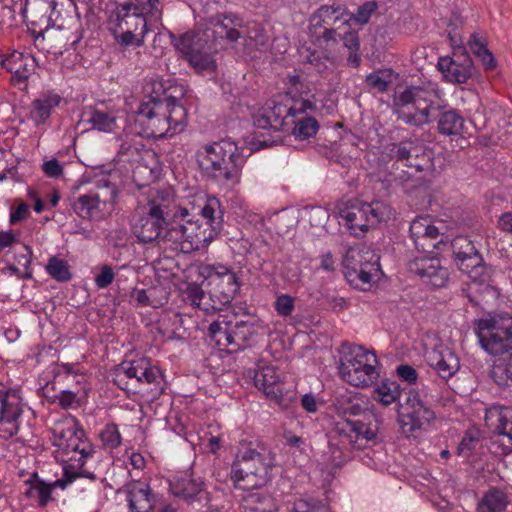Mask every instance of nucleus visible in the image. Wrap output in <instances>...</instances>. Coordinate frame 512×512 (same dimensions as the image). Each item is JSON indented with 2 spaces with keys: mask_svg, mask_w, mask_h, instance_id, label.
<instances>
[{
  "mask_svg": "<svg viewBox=\"0 0 512 512\" xmlns=\"http://www.w3.org/2000/svg\"><path fill=\"white\" fill-rule=\"evenodd\" d=\"M336 433L346 442L361 449L370 442H375L379 432L377 416L365 410L359 403H349L342 410V416L335 425Z\"/></svg>",
  "mask_w": 512,
  "mask_h": 512,
  "instance_id": "nucleus-7",
  "label": "nucleus"
},
{
  "mask_svg": "<svg viewBox=\"0 0 512 512\" xmlns=\"http://www.w3.org/2000/svg\"><path fill=\"white\" fill-rule=\"evenodd\" d=\"M401 409L399 424L402 433L407 437L414 435L435 417L433 410L426 406L416 393H409Z\"/></svg>",
  "mask_w": 512,
  "mask_h": 512,
  "instance_id": "nucleus-20",
  "label": "nucleus"
},
{
  "mask_svg": "<svg viewBox=\"0 0 512 512\" xmlns=\"http://www.w3.org/2000/svg\"><path fill=\"white\" fill-rule=\"evenodd\" d=\"M476 335L481 347L491 355H502L512 350V316L498 314L478 320Z\"/></svg>",
  "mask_w": 512,
  "mask_h": 512,
  "instance_id": "nucleus-12",
  "label": "nucleus"
},
{
  "mask_svg": "<svg viewBox=\"0 0 512 512\" xmlns=\"http://www.w3.org/2000/svg\"><path fill=\"white\" fill-rule=\"evenodd\" d=\"M479 443L478 432L469 430L463 436L461 442L458 445L457 453L459 456L468 459L476 449Z\"/></svg>",
  "mask_w": 512,
  "mask_h": 512,
  "instance_id": "nucleus-47",
  "label": "nucleus"
},
{
  "mask_svg": "<svg viewBox=\"0 0 512 512\" xmlns=\"http://www.w3.org/2000/svg\"><path fill=\"white\" fill-rule=\"evenodd\" d=\"M129 4H122L110 13L108 29L111 33L131 31L133 33L148 32L147 21L144 14L158 12V0H134Z\"/></svg>",
  "mask_w": 512,
  "mask_h": 512,
  "instance_id": "nucleus-15",
  "label": "nucleus"
},
{
  "mask_svg": "<svg viewBox=\"0 0 512 512\" xmlns=\"http://www.w3.org/2000/svg\"><path fill=\"white\" fill-rule=\"evenodd\" d=\"M133 235L140 243L168 242L170 222L139 206L131 218Z\"/></svg>",
  "mask_w": 512,
  "mask_h": 512,
  "instance_id": "nucleus-18",
  "label": "nucleus"
},
{
  "mask_svg": "<svg viewBox=\"0 0 512 512\" xmlns=\"http://www.w3.org/2000/svg\"><path fill=\"white\" fill-rule=\"evenodd\" d=\"M87 459L88 458H76L75 456L67 458V464L63 468V478L66 483H71L80 476H85L91 479L95 478L93 473L85 472L83 470Z\"/></svg>",
  "mask_w": 512,
  "mask_h": 512,
  "instance_id": "nucleus-43",
  "label": "nucleus"
},
{
  "mask_svg": "<svg viewBox=\"0 0 512 512\" xmlns=\"http://www.w3.org/2000/svg\"><path fill=\"white\" fill-rule=\"evenodd\" d=\"M100 439L106 448L115 449L119 447L121 444V435L117 425H106L100 432Z\"/></svg>",
  "mask_w": 512,
  "mask_h": 512,
  "instance_id": "nucleus-50",
  "label": "nucleus"
},
{
  "mask_svg": "<svg viewBox=\"0 0 512 512\" xmlns=\"http://www.w3.org/2000/svg\"><path fill=\"white\" fill-rule=\"evenodd\" d=\"M388 156L393 161L391 174L394 180L405 185L431 167L433 152L422 144L402 141L389 145Z\"/></svg>",
  "mask_w": 512,
  "mask_h": 512,
  "instance_id": "nucleus-8",
  "label": "nucleus"
},
{
  "mask_svg": "<svg viewBox=\"0 0 512 512\" xmlns=\"http://www.w3.org/2000/svg\"><path fill=\"white\" fill-rule=\"evenodd\" d=\"M224 307L223 304H220V302H217L214 297H212V289L210 288L208 291V294L204 292V297L201 300L199 306L197 308L205 311L206 313L220 311Z\"/></svg>",
  "mask_w": 512,
  "mask_h": 512,
  "instance_id": "nucleus-56",
  "label": "nucleus"
},
{
  "mask_svg": "<svg viewBox=\"0 0 512 512\" xmlns=\"http://www.w3.org/2000/svg\"><path fill=\"white\" fill-rule=\"evenodd\" d=\"M118 159L119 161L125 163H141L148 162L149 160L153 162L156 161V154L152 150L145 149V146L141 143H135L132 140H125L120 145L118 151Z\"/></svg>",
  "mask_w": 512,
  "mask_h": 512,
  "instance_id": "nucleus-33",
  "label": "nucleus"
},
{
  "mask_svg": "<svg viewBox=\"0 0 512 512\" xmlns=\"http://www.w3.org/2000/svg\"><path fill=\"white\" fill-rule=\"evenodd\" d=\"M379 260L370 263H364L362 267L355 268L344 272V276L348 283L359 290H366V286H370L379 279L380 276Z\"/></svg>",
  "mask_w": 512,
  "mask_h": 512,
  "instance_id": "nucleus-32",
  "label": "nucleus"
},
{
  "mask_svg": "<svg viewBox=\"0 0 512 512\" xmlns=\"http://www.w3.org/2000/svg\"><path fill=\"white\" fill-rule=\"evenodd\" d=\"M396 372L398 377L408 384H415L418 380V373L416 369L408 364L399 365Z\"/></svg>",
  "mask_w": 512,
  "mask_h": 512,
  "instance_id": "nucleus-57",
  "label": "nucleus"
},
{
  "mask_svg": "<svg viewBox=\"0 0 512 512\" xmlns=\"http://www.w3.org/2000/svg\"><path fill=\"white\" fill-rule=\"evenodd\" d=\"M204 271L212 297L224 306L230 304L239 291L236 274L225 266H207Z\"/></svg>",
  "mask_w": 512,
  "mask_h": 512,
  "instance_id": "nucleus-21",
  "label": "nucleus"
},
{
  "mask_svg": "<svg viewBox=\"0 0 512 512\" xmlns=\"http://www.w3.org/2000/svg\"><path fill=\"white\" fill-rule=\"evenodd\" d=\"M447 81L454 84L466 83L476 74V68L465 50L454 52L453 57H440L437 64Z\"/></svg>",
  "mask_w": 512,
  "mask_h": 512,
  "instance_id": "nucleus-22",
  "label": "nucleus"
},
{
  "mask_svg": "<svg viewBox=\"0 0 512 512\" xmlns=\"http://www.w3.org/2000/svg\"><path fill=\"white\" fill-rule=\"evenodd\" d=\"M255 333L253 322L237 320L235 315H219L208 327V336L215 345L231 353L248 347Z\"/></svg>",
  "mask_w": 512,
  "mask_h": 512,
  "instance_id": "nucleus-11",
  "label": "nucleus"
},
{
  "mask_svg": "<svg viewBox=\"0 0 512 512\" xmlns=\"http://www.w3.org/2000/svg\"><path fill=\"white\" fill-rule=\"evenodd\" d=\"M61 97L57 94H45L31 104L30 116L37 124H43L51 115V110L58 106Z\"/></svg>",
  "mask_w": 512,
  "mask_h": 512,
  "instance_id": "nucleus-35",
  "label": "nucleus"
},
{
  "mask_svg": "<svg viewBox=\"0 0 512 512\" xmlns=\"http://www.w3.org/2000/svg\"><path fill=\"white\" fill-rule=\"evenodd\" d=\"M204 290L201 286L196 283L188 284L185 289L186 299L190 302V304L194 307L199 306L201 300L204 297Z\"/></svg>",
  "mask_w": 512,
  "mask_h": 512,
  "instance_id": "nucleus-55",
  "label": "nucleus"
},
{
  "mask_svg": "<svg viewBox=\"0 0 512 512\" xmlns=\"http://www.w3.org/2000/svg\"><path fill=\"white\" fill-rule=\"evenodd\" d=\"M378 5L375 1H368L361 5L357 12L352 14L348 11V17H351V21L359 25L368 23L371 15L377 10Z\"/></svg>",
  "mask_w": 512,
  "mask_h": 512,
  "instance_id": "nucleus-51",
  "label": "nucleus"
},
{
  "mask_svg": "<svg viewBox=\"0 0 512 512\" xmlns=\"http://www.w3.org/2000/svg\"><path fill=\"white\" fill-rule=\"evenodd\" d=\"M274 308L282 317H288L295 309V300L288 294H282L276 297Z\"/></svg>",
  "mask_w": 512,
  "mask_h": 512,
  "instance_id": "nucleus-53",
  "label": "nucleus"
},
{
  "mask_svg": "<svg viewBox=\"0 0 512 512\" xmlns=\"http://www.w3.org/2000/svg\"><path fill=\"white\" fill-rule=\"evenodd\" d=\"M114 279V273L110 266L104 265L101 272L95 277V283L98 288L108 287Z\"/></svg>",
  "mask_w": 512,
  "mask_h": 512,
  "instance_id": "nucleus-58",
  "label": "nucleus"
},
{
  "mask_svg": "<svg viewBox=\"0 0 512 512\" xmlns=\"http://www.w3.org/2000/svg\"><path fill=\"white\" fill-rule=\"evenodd\" d=\"M375 399L382 403L384 406H388L399 399L398 386L392 383H382L375 390Z\"/></svg>",
  "mask_w": 512,
  "mask_h": 512,
  "instance_id": "nucleus-46",
  "label": "nucleus"
},
{
  "mask_svg": "<svg viewBox=\"0 0 512 512\" xmlns=\"http://www.w3.org/2000/svg\"><path fill=\"white\" fill-rule=\"evenodd\" d=\"M329 449L333 465L340 466L346 461L347 454L339 447V443L330 442Z\"/></svg>",
  "mask_w": 512,
  "mask_h": 512,
  "instance_id": "nucleus-60",
  "label": "nucleus"
},
{
  "mask_svg": "<svg viewBox=\"0 0 512 512\" xmlns=\"http://www.w3.org/2000/svg\"><path fill=\"white\" fill-rule=\"evenodd\" d=\"M366 83L372 88L377 89L380 92H384L388 89L389 82L385 80L379 73H371L366 77Z\"/></svg>",
  "mask_w": 512,
  "mask_h": 512,
  "instance_id": "nucleus-59",
  "label": "nucleus"
},
{
  "mask_svg": "<svg viewBox=\"0 0 512 512\" xmlns=\"http://www.w3.org/2000/svg\"><path fill=\"white\" fill-rule=\"evenodd\" d=\"M159 379V370L152 367L146 358L122 362L115 370L114 383L124 391L137 392L144 384H154Z\"/></svg>",
  "mask_w": 512,
  "mask_h": 512,
  "instance_id": "nucleus-17",
  "label": "nucleus"
},
{
  "mask_svg": "<svg viewBox=\"0 0 512 512\" xmlns=\"http://www.w3.org/2000/svg\"><path fill=\"white\" fill-rule=\"evenodd\" d=\"M439 102L436 85L409 86L395 94L393 111L399 121L420 128L434 120L441 109Z\"/></svg>",
  "mask_w": 512,
  "mask_h": 512,
  "instance_id": "nucleus-5",
  "label": "nucleus"
},
{
  "mask_svg": "<svg viewBox=\"0 0 512 512\" xmlns=\"http://www.w3.org/2000/svg\"><path fill=\"white\" fill-rule=\"evenodd\" d=\"M253 123L258 129H273L274 124L262 108L254 114Z\"/></svg>",
  "mask_w": 512,
  "mask_h": 512,
  "instance_id": "nucleus-61",
  "label": "nucleus"
},
{
  "mask_svg": "<svg viewBox=\"0 0 512 512\" xmlns=\"http://www.w3.org/2000/svg\"><path fill=\"white\" fill-rule=\"evenodd\" d=\"M52 487L43 481H36L27 491V495L31 498L38 499L41 507H45L51 499Z\"/></svg>",
  "mask_w": 512,
  "mask_h": 512,
  "instance_id": "nucleus-48",
  "label": "nucleus"
},
{
  "mask_svg": "<svg viewBox=\"0 0 512 512\" xmlns=\"http://www.w3.org/2000/svg\"><path fill=\"white\" fill-rule=\"evenodd\" d=\"M452 255L458 269L471 280L462 288V294L473 306L480 305L488 298L497 296V290L490 284L491 269L484 263L474 243L466 236H458L451 243Z\"/></svg>",
  "mask_w": 512,
  "mask_h": 512,
  "instance_id": "nucleus-3",
  "label": "nucleus"
},
{
  "mask_svg": "<svg viewBox=\"0 0 512 512\" xmlns=\"http://www.w3.org/2000/svg\"><path fill=\"white\" fill-rule=\"evenodd\" d=\"M43 170L49 177H58L63 173V167L56 159L46 161L43 164Z\"/></svg>",
  "mask_w": 512,
  "mask_h": 512,
  "instance_id": "nucleus-64",
  "label": "nucleus"
},
{
  "mask_svg": "<svg viewBox=\"0 0 512 512\" xmlns=\"http://www.w3.org/2000/svg\"><path fill=\"white\" fill-rule=\"evenodd\" d=\"M196 161L207 179L222 185H235L240 180L245 157L234 142L222 140L200 147Z\"/></svg>",
  "mask_w": 512,
  "mask_h": 512,
  "instance_id": "nucleus-4",
  "label": "nucleus"
},
{
  "mask_svg": "<svg viewBox=\"0 0 512 512\" xmlns=\"http://www.w3.org/2000/svg\"><path fill=\"white\" fill-rule=\"evenodd\" d=\"M114 36V39L116 42L122 46H134V47H140L144 43V37L146 34H143V32L139 33H133L129 30L123 31L120 30V32L112 33Z\"/></svg>",
  "mask_w": 512,
  "mask_h": 512,
  "instance_id": "nucleus-49",
  "label": "nucleus"
},
{
  "mask_svg": "<svg viewBox=\"0 0 512 512\" xmlns=\"http://www.w3.org/2000/svg\"><path fill=\"white\" fill-rule=\"evenodd\" d=\"M53 402H57L63 409H77L81 406L77 393L70 390H62L54 397Z\"/></svg>",
  "mask_w": 512,
  "mask_h": 512,
  "instance_id": "nucleus-52",
  "label": "nucleus"
},
{
  "mask_svg": "<svg viewBox=\"0 0 512 512\" xmlns=\"http://www.w3.org/2000/svg\"><path fill=\"white\" fill-rule=\"evenodd\" d=\"M425 358L428 365L445 381L452 378L460 369L458 356L451 348L443 344L427 350Z\"/></svg>",
  "mask_w": 512,
  "mask_h": 512,
  "instance_id": "nucleus-27",
  "label": "nucleus"
},
{
  "mask_svg": "<svg viewBox=\"0 0 512 512\" xmlns=\"http://www.w3.org/2000/svg\"><path fill=\"white\" fill-rule=\"evenodd\" d=\"M485 423L496 435L508 440L512 449V407L492 405L486 409Z\"/></svg>",
  "mask_w": 512,
  "mask_h": 512,
  "instance_id": "nucleus-29",
  "label": "nucleus"
},
{
  "mask_svg": "<svg viewBox=\"0 0 512 512\" xmlns=\"http://www.w3.org/2000/svg\"><path fill=\"white\" fill-rule=\"evenodd\" d=\"M127 501L131 511L149 512L155 500L148 484L134 481L127 485Z\"/></svg>",
  "mask_w": 512,
  "mask_h": 512,
  "instance_id": "nucleus-31",
  "label": "nucleus"
},
{
  "mask_svg": "<svg viewBox=\"0 0 512 512\" xmlns=\"http://www.w3.org/2000/svg\"><path fill=\"white\" fill-rule=\"evenodd\" d=\"M378 360L373 351L359 345L343 347L339 362L341 378L352 386L367 387L379 377Z\"/></svg>",
  "mask_w": 512,
  "mask_h": 512,
  "instance_id": "nucleus-9",
  "label": "nucleus"
},
{
  "mask_svg": "<svg viewBox=\"0 0 512 512\" xmlns=\"http://www.w3.org/2000/svg\"><path fill=\"white\" fill-rule=\"evenodd\" d=\"M379 260V257L366 248L349 247L346 250L342 264L344 272L362 267L364 263Z\"/></svg>",
  "mask_w": 512,
  "mask_h": 512,
  "instance_id": "nucleus-37",
  "label": "nucleus"
},
{
  "mask_svg": "<svg viewBox=\"0 0 512 512\" xmlns=\"http://www.w3.org/2000/svg\"><path fill=\"white\" fill-rule=\"evenodd\" d=\"M392 214V208L381 201L359 203L340 211V223L351 235L361 237L369 228L390 219Z\"/></svg>",
  "mask_w": 512,
  "mask_h": 512,
  "instance_id": "nucleus-13",
  "label": "nucleus"
},
{
  "mask_svg": "<svg viewBox=\"0 0 512 512\" xmlns=\"http://www.w3.org/2000/svg\"><path fill=\"white\" fill-rule=\"evenodd\" d=\"M116 197V186L103 180L95 189L79 195L73 201L72 209L83 219L101 220L112 213Z\"/></svg>",
  "mask_w": 512,
  "mask_h": 512,
  "instance_id": "nucleus-14",
  "label": "nucleus"
},
{
  "mask_svg": "<svg viewBox=\"0 0 512 512\" xmlns=\"http://www.w3.org/2000/svg\"><path fill=\"white\" fill-rule=\"evenodd\" d=\"M265 113L269 116L270 121L274 122L273 130L280 131L283 129L286 123L287 110L285 109L284 101L281 99V95L266 102L262 107Z\"/></svg>",
  "mask_w": 512,
  "mask_h": 512,
  "instance_id": "nucleus-41",
  "label": "nucleus"
},
{
  "mask_svg": "<svg viewBox=\"0 0 512 512\" xmlns=\"http://www.w3.org/2000/svg\"><path fill=\"white\" fill-rule=\"evenodd\" d=\"M491 375L495 382L502 387L508 386L509 381H512L511 368L504 363H499L493 366Z\"/></svg>",
  "mask_w": 512,
  "mask_h": 512,
  "instance_id": "nucleus-54",
  "label": "nucleus"
},
{
  "mask_svg": "<svg viewBox=\"0 0 512 512\" xmlns=\"http://www.w3.org/2000/svg\"><path fill=\"white\" fill-rule=\"evenodd\" d=\"M202 485L201 481L183 475L170 482V490L177 497L191 500L201 492Z\"/></svg>",
  "mask_w": 512,
  "mask_h": 512,
  "instance_id": "nucleus-36",
  "label": "nucleus"
},
{
  "mask_svg": "<svg viewBox=\"0 0 512 512\" xmlns=\"http://www.w3.org/2000/svg\"><path fill=\"white\" fill-rule=\"evenodd\" d=\"M508 505L507 495L498 488H490L479 502L480 512H503Z\"/></svg>",
  "mask_w": 512,
  "mask_h": 512,
  "instance_id": "nucleus-40",
  "label": "nucleus"
},
{
  "mask_svg": "<svg viewBox=\"0 0 512 512\" xmlns=\"http://www.w3.org/2000/svg\"><path fill=\"white\" fill-rule=\"evenodd\" d=\"M1 65L11 74L12 84L21 85L26 84L27 80L34 73L36 61L29 54L14 51L2 60Z\"/></svg>",
  "mask_w": 512,
  "mask_h": 512,
  "instance_id": "nucleus-28",
  "label": "nucleus"
},
{
  "mask_svg": "<svg viewBox=\"0 0 512 512\" xmlns=\"http://www.w3.org/2000/svg\"><path fill=\"white\" fill-rule=\"evenodd\" d=\"M465 129L464 118L453 109L438 113L437 130L444 136H462Z\"/></svg>",
  "mask_w": 512,
  "mask_h": 512,
  "instance_id": "nucleus-34",
  "label": "nucleus"
},
{
  "mask_svg": "<svg viewBox=\"0 0 512 512\" xmlns=\"http://www.w3.org/2000/svg\"><path fill=\"white\" fill-rule=\"evenodd\" d=\"M468 46L476 56L487 50L486 42L482 41L477 33L471 34L468 41Z\"/></svg>",
  "mask_w": 512,
  "mask_h": 512,
  "instance_id": "nucleus-63",
  "label": "nucleus"
},
{
  "mask_svg": "<svg viewBox=\"0 0 512 512\" xmlns=\"http://www.w3.org/2000/svg\"><path fill=\"white\" fill-rule=\"evenodd\" d=\"M243 28V20L237 15L217 14L206 20L201 32L185 33L174 45L196 71L212 70V54L233 47L243 37Z\"/></svg>",
  "mask_w": 512,
  "mask_h": 512,
  "instance_id": "nucleus-1",
  "label": "nucleus"
},
{
  "mask_svg": "<svg viewBox=\"0 0 512 512\" xmlns=\"http://www.w3.org/2000/svg\"><path fill=\"white\" fill-rule=\"evenodd\" d=\"M273 465L271 452L247 448L237 454L231 468V479L235 483L246 482L248 487H261L269 481Z\"/></svg>",
  "mask_w": 512,
  "mask_h": 512,
  "instance_id": "nucleus-10",
  "label": "nucleus"
},
{
  "mask_svg": "<svg viewBox=\"0 0 512 512\" xmlns=\"http://www.w3.org/2000/svg\"><path fill=\"white\" fill-rule=\"evenodd\" d=\"M350 22L351 17H348L347 7L339 3L320 6L311 18V25L314 28L349 25Z\"/></svg>",
  "mask_w": 512,
  "mask_h": 512,
  "instance_id": "nucleus-30",
  "label": "nucleus"
},
{
  "mask_svg": "<svg viewBox=\"0 0 512 512\" xmlns=\"http://www.w3.org/2000/svg\"><path fill=\"white\" fill-rule=\"evenodd\" d=\"M224 211L216 197H207L202 205L188 208V216H181L171 225L168 242L183 253L206 247L223 228Z\"/></svg>",
  "mask_w": 512,
  "mask_h": 512,
  "instance_id": "nucleus-2",
  "label": "nucleus"
},
{
  "mask_svg": "<svg viewBox=\"0 0 512 512\" xmlns=\"http://www.w3.org/2000/svg\"><path fill=\"white\" fill-rule=\"evenodd\" d=\"M410 237L418 251L432 253L442 243L439 229L429 216L416 217L410 224Z\"/></svg>",
  "mask_w": 512,
  "mask_h": 512,
  "instance_id": "nucleus-26",
  "label": "nucleus"
},
{
  "mask_svg": "<svg viewBox=\"0 0 512 512\" xmlns=\"http://www.w3.org/2000/svg\"><path fill=\"white\" fill-rule=\"evenodd\" d=\"M21 398L16 390L0 386V432L12 437L19 430V417L22 413Z\"/></svg>",
  "mask_w": 512,
  "mask_h": 512,
  "instance_id": "nucleus-23",
  "label": "nucleus"
},
{
  "mask_svg": "<svg viewBox=\"0 0 512 512\" xmlns=\"http://www.w3.org/2000/svg\"><path fill=\"white\" fill-rule=\"evenodd\" d=\"M53 444L68 458H90L94 450L85 438L84 430L79 427L76 418L69 417L57 423L52 429Z\"/></svg>",
  "mask_w": 512,
  "mask_h": 512,
  "instance_id": "nucleus-16",
  "label": "nucleus"
},
{
  "mask_svg": "<svg viewBox=\"0 0 512 512\" xmlns=\"http://www.w3.org/2000/svg\"><path fill=\"white\" fill-rule=\"evenodd\" d=\"M343 45L349 52H358L360 48V40L357 32H346L343 37Z\"/></svg>",
  "mask_w": 512,
  "mask_h": 512,
  "instance_id": "nucleus-62",
  "label": "nucleus"
},
{
  "mask_svg": "<svg viewBox=\"0 0 512 512\" xmlns=\"http://www.w3.org/2000/svg\"><path fill=\"white\" fill-rule=\"evenodd\" d=\"M46 270L48 274L58 282H67L72 277L67 262L58 257H51L49 259Z\"/></svg>",
  "mask_w": 512,
  "mask_h": 512,
  "instance_id": "nucleus-45",
  "label": "nucleus"
},
{
  "mask_svg": "<svg viewBox=\"0 0 512 512\" xmlns=\"http://www.w3.org/2000/svg\"><path fill=\"white\" fill-rule=\"evenodd\" d=\"M142 207L170 222V225L177 221L179 217L188 216V207L177 203L176 195L171 188L150 189L147 195V203Z\"/></svg>",
  "mask_w": 512,
  "mask_h": 512,
  "instance_id": "nucleus-19",
  "label": "nucleus"
},
{
  "mask_svg": "<svg viewBox=\"0 0 512 512\" xmlns=\"http://www.w3.org/2000/svg\"><path fill=\"white\" fill-rule=\"evenodd\" d=\"M294 128L292 134L297 140L309 139L317 133L319 124L313 117H303L298 120H293Z\"/></svg>",
  "mask_w": 512,
  "mask_h": 512,
  "instance_id": "nucleus-44",
  "label": "nucleus"
},
{
  "mask_svg": "<svg viewBox=\"0 0 512 512\" xmlns=\"http://www.w3.org/2000/svg\"><path fill=\"white\" fill-rule=\"evenodd\" d=\"M87 121L100 132L111 133L117 128L116 116L111 111L100 108H92L88 112Z\"/></svg>",
  "mask_w": 512,
  "mask_h": 512,
  "instance_id": "nucleus-39",
  "label": "nucleus"
},
{
  "mask_svg": "<svg viewBox=\"0 0 512 512\" xmlns=\"http://www.w3.org/2000/svg\"><path fill=\"white\" fill-rule=\"evenodd\" d=\"M138 117L151 136L172 137L182 130L186 110L173 96H157L140 104Z\"/></svg>",
  "mask_w": 512,
  "mask_h": 512,
  "instance_id": "nucleus-6",
  "label": "nucleus"
},
{
  "mask_svg": "<svg viewBox=\"0 0 512 512\" xmlns=\"http://www.w3.org/2000/svg\"><path fill=\"white\" fill-rule=\"evenodd\" d=\"M243 512H276L272 498L264 493L253 492L242 500Z\"/></svg>",
  "mask_w": 512,
  "mask_h": 512,
  "instance_id": "nucleus-38",
  "label": "nucleus"
},
{
  "mask_svg": "<svg viewBox=\"0 0 512 512\" xmlns=\"http://www.w3.org/2000/svg\"><path fill=\"white\" fill-rule=\"evenodd\" d=\"M247 376L253 379L254 385L261 390L266 397L275 400L280 405H287L292 396L284 394V384L281 382L276 369L272 366H264L258 370H248Z\"/></svg>",
  "mask_w": 512,
  "mask_h": 512,
  "instance_id": "nucleus-24",
  "label": "nucleus"
},
{
  "mask_svg": "<svg viewBox=\"0 0 512 512\" xmlns=\"http://www.w3.org/2000/svg\"><path fill=\"white\" fill-rule=\"evenodd\" d=\"M280 95L281 99L284 101L288 117L295 118L297 115L314 108V105L309 100L293 96L292 91Z\"/></svg>",
  "mask_w": 512,
  "mask_h": 512,
  "instance_id": "nucleus-42",
  "label": "nucleus"
},
{
  "mask_svg": "<svg viewBox=\"0 0 512 512\" xmlns=\"http://www.w3.org/2000/svg\"><path fill=\"white\" fill-rule=\"evenodd\" d=\"M410 272L419 276L422 281L434 288H442L449 281V271L435 257H415L408 264Z\"/></svg>",
  "mask_w": 512,
  "mask_h": 512,
  "instance_id": "nucleus-25",
  "label": "nucleus"
}]
</instances>
